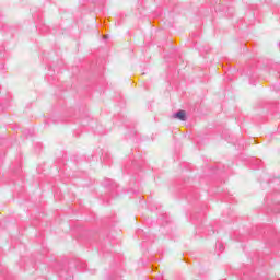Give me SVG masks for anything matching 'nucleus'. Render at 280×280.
I'll return each instance as SVG.
<instances>
[{"label":"nucleus","mask_w":280,"mask_h":280,"mask_svg":"<svg viewBox=\"0 0 280 280\" xmlns=\"http://www.w3.org/2000/svg\"><path fill=\"white\" fill-rule=\"evenodd\" d=\"M175 119H179V121H185L187 119V113L185 110H179L173 115Z\"/></svg>","instance_id":"f257e3e1"}]
</instances>
